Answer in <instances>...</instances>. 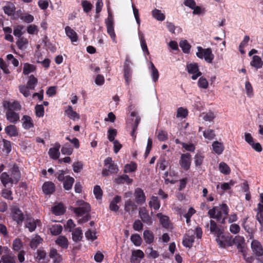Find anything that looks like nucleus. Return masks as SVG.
Listing matches in <instances>:
<instances>
[{"instance_id":"4c0bfd02","label":"nucleus","mask_w":263,"mask_h":263,"mask_svg":"<svg viewBox=\"0 0 263 263\" xmlns=\"http://www.w3.org/2000/svg\"><path fill=\"white\" fill-rule=\"evenodd\" d=\"M143 238L147 243L150 244L154 241V236L152 232L145 230L143 232Z\"/></svg>"},{"instance_id":"b1692460","label":"nucleus","mask_w":263,"mask_h":263,"mask_svg":"<svg viewBox=\"0 0 263 263\" xmlns=\"http://www.w3.org/2000/svg\"><path fill=\"white\" fill-rule=\"evenodd\" d=\"M60 144H57L55 147L50 148L49 150L48 154L50 157L53 159H57L60 156L59 148H60Z\"/></svg>"},{"instance_id":"393cba45","label":"nucleus","mask_w":263,"mask_h":263,"mask_svg":"<svg viewBox=\"0 0 263 263\" xmlns=\"http://www.w3.org/2000/svg\"><path fill=\"white\" fill-rule=\"evenodd\" d=\"M65 111L69 118L72 120H79L80 119L79 115L72 109V107L71 106H68L67 108Z\"/></svg>"},{"instance_id":"72a5a7b5","label":"nucleus","mask_w":263,"mask_h":263,"mask_svg":"<svg viewBox=\"0 0 263 263\" xmlns=\"http://www.w3.org/2000/svg\"><path fill=\"white\" fill-rule=\"evenodd\" d=\"M49 255L51 258L53 259L54 261L57 263H60L62 261V257L58 253L57 250L55 249H51Z\"/></svg>"},{"instance_id":"e433bc0d","label":"nucleus","mask_w":263,"mask_h":263,"mask_svg":"<svg viewBox=\"0 0 263 263\" xmlns=\"http://www.w3.org/2000/svg\"><path fill=\"white\" fill-rule=\"evenodd\" d=\"M82 234V231L80 228L76 229L72 233V240L74 241L81 240L83 237Z\"/></svg>"},{"instance_id":"13d9d810","label":"nucleus","mask_w":263,"mask_h":263,"mask_svg":"<svg viewBox=\"0 0 263 263\" xmlns=\"http://www.w3.org/2000/svg\"><path fill=\"white\" fill-rule=\"evenodd\" d=\"M12 194V192L9 189H5L2 190V196L5 199L12 200L13 198Z\"/></svg>"},{"instance_id":"2eb2a0df","label":"nucleus","mask_w":263,"mask_h":263,"mask_svg":"<svg viewBox=\"0 0 263 263\" xmlns=\"http://www.w3.org/2000/svg\"><path fill=\"white\" fill-rule=\"evenodd\" d=\"M0 180L3 185L5 187L9 183L16 184L15 182L13 180L11 176L10 177V175L6 172H4L1 174L0 176Z\"/></svg>"},{"instance_id":"4be33fe9","label":"nucleus","mask_w":263,"mask_h":263,"mask_svg":"<svg viewBox=\"0 0 263 263\" xmlns=\"http://www.w3.org/2000/svg\"><path fill=\"white\" fill-rule=\"evenodd\" d=\"M40 221L38 220H34L32 218H27L26 222V227L29 229L30 232L34 231Z\"/></svg>"},{"instance_id":"c85d7f7f","label":"nucleus","mask_w":263,"mask_h":263,"mask_svg":"<svg viewBox=\"0 0 263 263\" xmlns=\"http://www.w3.org/2000/svg\"><path fill=\"white\" fill-rule=\"evenodd\" d=\"M66 35L70 39L72 42L77 41L78 37L76 32L69 26H66L65 28Z\"/></svg>"},{"instance_id":"1a4fd4ad","label":"nucleus","mask_w":263,"mask_h":263,"mask_svg":"<svg viewBox=\"0 0 263 263\" xmlns=\"http://www.w3.org/2000/svg\"><path fill=\"white\" fill-rule=\"evenodd\" d=\"M191 162V155L189 153L182 154L179 163L184 170L187 171L190 167Z\"/></svg>"},{"instance_id":"2f4dec72","label":"nucleus","mask_w":263,"mask_h":263,"mask_svg":"<svg viewBox=\"0 0 263 263\" xmlns=\"http://www.w3.org/2000/svg\"><path fill=\"white\" fill-rule=\"evenodd\" d=\"M74 182V179L73 177L69 176H66V179L63 181V187L65 190L69 191L72 186Z\"/></svg>"},{"instance_id":"4d7b16f0","label":"nucleus","mask_w":263,"mask_h":263,"mask_svg":"<svg viewBox=\"0 0 263 263\" xmlns=\"http://www.w3.org/2000/svg\"><path fill=\"white\" fill-rule=\"evenodd\" d=\"M93 194L97 199L100 200L102 199L103 192L99 185H96L94 187Z\"/></svg>"},{"instance_id":"7c9ffc66","label":"nucleus","mask_w":263,"mask_h":263,"mask_svg":"<svg viewBox=\"0 0 263 263\" xmlns=\"http://www.w3.org/2000/svg\"><path fill=\"white\" fill-rule=\"evenodd\" d=\"M55 242L63 249H67L68 246V241L67 238L64 236H60L57 239Z\"/></svg>"},{"instance_id":"20e7f679","label":"nucleus","mask_w":263,"mask_h":263,"mask_svg":"<svg viewBox=\"0 0 263 263\" xmlns=\"http://www.w3.org/2000/svg\"><path fill=\"white\" fill-rule=\"evenodd\" d=\"M229 213V208L226 204H222L220 206V210L217 209L215 218L222 224L226 223V219Z\"/></svg>"},{"instance_id":"774afa93","label":"nucleus","mask_w":263,"mask_h":263,"mask_svg":"<svg viewBox=\"0 0 263 263\" xmlns=\"http://www.w3.org/2000/svg\"><path fill=\"white\" fill-rule=\"evenodd\" d=\"M133 227L135 231H140L143 229V224L140 220L137 219L134 221Z\"/></svg>"},{"instance_id":"680f3d73","label":"nucleus","mask_w":263,"mask_h":263,"mask_svg":"<svg viewBox=\"0 0 263 263\" xmlns=\"http://www.w3.org/2000/svg\"><path fill=\"white\" fill-rule=\"evenodd\" d=\"M198 85L199 87L206 89L208 87L209 83L205 78L201 77L198 80Z\"/></svg>"},{"instance_id":"0e129e2a","label":"nucleus","mask_w":263,"mask_h":263,"mask_svg":"<svg viewBox=\"0 0 263 263\" xmlns=\"http://www.w3.org/2000/svg\"><path fill=\"white\" fill-rule=\"evenodd\" d=\"M202 119L205 121H212L215 118V115L212 112H208L206 114H202Z\"/></svg>"},{"instance_id":"a211bd4d","label":"nucleus","mask_w":263,"mask_h":263,"mask_svg":"<svg viewBox=\"0 0 263 263\" xmlns=\"http://www.w3.org/2000/svg\"><path fill=\"white\" fill-rule=\"evenodd\" d=\"M3 263H16V257L12 252H8L1 257Z\"/></svg>"},{"instance_id":"f8f14e48","label":"nucleus","mask_w":263,"mask_h":263,"mask_svg":"<svg viewBox=\"0 0 263 263\" xmlns=\"http://www.w3.org/2000/svg\"><path fill=\"white\" fill-rule=\"evenodd\" d=\"M251 248L257 257L263 256V248L258 241L253 240L251 242Z\"/></svg>"},{"instance_id":"49530a36","label":"nucleus","mask_w":263,"mask_h":263,"mask_svg":"<svg viewBox=\"0 0 263 263\" xmlns=\"http://www.w3.org/2000/svg\"><path fill=\"white\" fill-rule=\"evenodd\" d=\"M62 229V226L60 224H54L50 228V232L53 235H58L60 234L61 233Z\"/></svg>"},{"instance_id":"423d86ee","label":"nucleus","mask_w":263,"mask_h":263,"mask_svg":"<svg viewBox=\"0 0 263 263\" xmlns=\"http://www.w3.org/2000/svg\"><path fill=\"white\" fill-rule=\"evenodd\" d=\"M187 72L189 73L193 74L192 79L196 80L198 77L201 75V72L199 70L198 66L196 63H191L188 64L186 66Z\"/></svg>"},{"instance_id":"79ce46f5","label":"nucleus","mask_w":263,"mask_h":263,"mask_svg":"<svg viewBox=\"0 0 263 263\" xmlns=\"http://www.w3.org/2000/svg\"><path fill=\"white\" fill-rule=\"evenodd\" d=\"M149 205L155 210L159 209L160 205L157 197L153 196L151 198V200L149 202Z\"/></svg>"},{"instance_id":"39448f33","label":"nucleus","mask_w":263,"mask_h":263,"mask_svg":"<svg viewBox=\"0 0 263 263\" xmlns=\"http://www.w3.org/2000/svg\"><path fill=\"white\" fill-rule=\"evenodd\" d=\"M130 63L129 59L126 58L124 64V77L127 85H129L132 81V70L130 68Z\"/></svg>"},{"instance_id":"bf43d9fd","label":"nucleus","mask_w":263,"mask_h":263,"mask_svg":"<svg viewBox=\"0 0 263 263\" xmlns=\"http://www.w3.org/2000/svg\"><path fill=\"white\" fill-rule=\"evenodd\" d=\"M35 114L38 117H43L44 115V109L42 105H36L35 107Z\"/></svg>"},{"instance_id":"c9c22d12","label":"nucleus","mask_w":263,"mask_h":263,"mask_svg":"<svg viewBox=\"0 0 263 263\" xmlns=\"http://www.w3.org/2000/svg\"><path fill=\"white\" fill-rule=\"evenodd\" d=\"M157 217L159 219L160 222L164 228H168L169 226V218L162 213H158Z\"/></svg>"},{"instance_id":"aec40b11","label":"nucleus","mask_w":263,"mask_h":263,"mask_svg":"<svg viewBox=\"0 0 263 263\" xmlns=\"http://www.w3.org/2000/svg\"><path fill=\"white\" fill-rule=\"evenodd\" d=\"M216 241L220 248H225L229 246V240L226 239L223 233L222 235H216Z\"/></svg>"},{"instance_id":"5fc2aeb1","label":"nucleus","mask_w":263,"mask_h":263,"mask_svg":"<svg viewBox=\"0 0 263 263\" xmlns=\"http://www.w3.org/2000/svg\"><path fill=\"white\" fill-rule=\"evenodd\" d=\"M107 33L114 41L115 40L116 35L114 32V23H106Z\"/></svg>"},{"instance_id":"473e14b6","label":"nucleus","mask_w":263,"mask_h":263,"mask_svg":"<svg viewBox=\"0 0 263 263\" xmlns=\"http://www.w3.org/2000/svg\"><path fill=\"white\" fill-rule=\"evenodd\" d=\"M115 180L118 184L124 183V182L130 184L133 182V179L129 178L128 175L125 174L117 177Z\"/></svg>"},{"instance_id":"5701e85b","label":"nucleus","mask_w":263,"mask_h":263,"mask_svg":"<svg viewBox=\"0 0 263 263\" xmlns=\"http://www.w3.org/2000/svg\"><path fill=\"white\" fill-rule=\"evenodd\" d=\"M43 240V239L39 235H36L31 239L29 246L32 249L35 250L42 243Z\"/></svg>"},{"instance_id":"8fccbe9b","label":"nucleus","mask_w":263,"mask_h":263,"mask_svg":"<svg viewBox=\"0 0 263 263\" xmlns=\"http://www.w3.org/2000/svg\"><path fill=\"white\" fill-rule=\"evenodd\" d=\"M152 15L153 17L156 20L160 21H162L165 19V15L162 13L160 10L158 9H154L152 11Z\"/></svg>"},{"instance_id":"cd10ccee","label":"nucleus","mask_w":263,"mask_h":263,"mask_svg":"<svg viewBox=\"0 0 263 263\" xmlns=\"http://www.w3.org/2000/svg\"><path fill=\"white\" fill-rule=\"evenodd\" d=\"M5 133L10 137H16L18 135V131L16 126L9 125L6 127Z\"/></svg>"},{"instance_id":"603ef678","label":"nucleus","mask_w":263,"mask_h":263,"mask_svg":"<svg viewBox=\"0 0 263 263\" xmlns=\"http://www.w3.org/2000/svg\"><path fill=\"white\" fill-rule=\"evenodd\" d=\"M203 135L205 139L209 140H213L215 137L214 130L211 129H208L204 131Z\"/></svg>"},{"instance_id":"0eeeda50","label":"nucleus","mask_w":263,"mask_h":263,"mask_svg":"<svg viewBox=\"0 0 263 263\" xmlns=\"http://www.w3.org/2000/svg\"><path fill=\"white\" fill-rule=\"evenodd\" d=\"M139 217L141 220L147 224H152L153 220L151 216L149 215L148 211L145 207L140 208L139 211Z\"/></svg>"},{"instance_id":"f257e3e1","label":"nucleus","mask_w":263,"mask_h":263,"mask_svg":"<svg viewBox=\"0 0 263 263\" xmlns=\"http://www.w3.org/2000/svg\"><path fill=\"white\" fill-rule=\"evenodd\" d=\"M105 168H103L102 174L104 177H106L109 174H116L118 172V167L112 161L111 157H107L104 160Z\"/></svg>"},{"instance_id":"de8ad7c7","label":"nucleus","mask_w":263,"mask_h":263,"mask_svg":"<svg viewBox=\"0 0 263 263\" xmlns=\"http://www.w3.org/2000/svg\"><path fill=\"white\" fill-rule=\"evenodd\" d=\"M23 248V243L21 240L19 238H16L13 241L12 248L15 251L21 250Z\"/></svg>"},{"instance_id":"ea45409f","label":"nucleus","mask_w":263,"mask_h":263,"mask_svg":"<svg viewBox=\"0 0 263 263\" xmlns=\"http://www.w3.org/2000/svg\"><path fill=\"white\" fill-rule=\"evenodd\" d=\"M37 83V79L33 75H31L29 77V80L27 83V86L30 90H34L35 86Z\"/></svg>"},{"instance_id":"864d4df0","label":"nucleus","mask_w":263,"mask_h":263,"mask_svg":"<svg viewBox=\"0 0 263 263\" xmlns=\"http://www.w3.org/2000/svg\"><path fill=\"white\" fill-rule=\"evenodd\" d=\"M137 169V164L132 162L130 164H127L124 166V172L125 173L135 172Z\"/></svg>"},{"instance_id":"58836bf2","label":"nucleus","mask_w":263,"mask_h":263,"mask_svg":"<svg viewBox=\"0 0 263 263\" xmlns=\"http://www.w3.org/2000/svg\"><path fill=\"white\" fill-rule=\"evenodd\" d=\"M210 231L212 233H214L215 235H222L223 233V232L217 227L216 223L213 220L210 221Z\"/></svg>"},{"instance_id":"37998d69","label":"nucleus","mask_w":263,"mask_h":263,"mask_svg":"<svg viewBox=\"0 0 263 263\" xmlns=\"http://www.w3.org/2000/svg\"><path fill=\"white\" fill-rule=\"evenodd\" d=\"M52 211L55 215H61L64 214L65 210L62 204H59L52 208Z\"/></svg>"},{"instance_id":"7ed1b4c3","label":"nucleus","mask_w":263,"mask_h":263,"mask_svg":"<svg viewBox=\"0 0 263 263\" xmlns=\"http://www.w3.org/2000/svg\"><path fill=\"white\" fill-rule=\"evenodd\" d=\"M235 245L236 246L238 251L242 253L244 255L246 252L245 248V239L243 237L239 235L236 236L232 240H229V246H232Z\"/></svg>"},{"instance_id":"ddd939ff","label":"nucleus","mask_w":263,"mask_h":263,"mask_svg":"<svg viewBox=\"0 0 263 263\" xmlns=\"http://www.w3.org/2000/svg\"><path fill=\"white\" fill-rule=\"evenodd\" d=\"M135 201L138 204H143L145 202L146 197L143 191L140 188H137L134 192Z\"/></svg>"},{"instance_id":"c03bdc74","label":"nucleus","mask_w":263,"mask_h":263,"mask_svg":"<svg viewBox=\"0 0 263 263\" xmlns=\"http://www.w3.org/2000/svg\"><path fill=\"white\" fill-rule=\"evenodd\" d=\"M179 45L184 53H187L190 52L191 46L186 40L181 41Z\"/></svg>"},{"instance_id":"9d476101","label":"nucleus","mask_w":263,"mask_h":263,"mask_svg":"<svg viewBox=\"0 0 263 263\" xmlns=\"http://www.w3.org/2000/svg\"><path fill=\"white\" fill-rule=\"evenodd\" d=\"M12 218L16 221L18 224L21 223L24 219V216L22 212L16 206H14L12 209Z\"/></svg>"},{"instance_id":"09e8293b","label":"nucleus","mask_w":263,"mask_h":263,"mask_svg":"<svg viewBox=\"0 0 263 263\" xmlns=\"http://www.w3.org/2000/svg\"><path fill=\"white\" fill-rule=\"evenodd\" d=\"M151 71L153 80L154 82H156L158 79L159 74L158 70L153 63H151Z\"/></svg>"},{"instance_id":"9b49d317","label":"nucleus","mask_w":263,"mask_h":263,"mask_svg":"<svg viewBox=\"0 0 263 263\" xmlns=\"http://www.w3.org/2000/svg\"><path fill=\"white\" fill-rule=\"evenodd\" d=\"M193 230H189L187 234L184 237L182 243L185 247L191 248L194 242L195 237Z\"/></svg>"},{"instance_id":"c756f323","label":"nucleus","mask_w":263,"mask_h":263,"mask_svg":"<svg viewBox=\"0 0 263 263\" xmlns=\"http://www.w3.org/2000/svg\"><path fill=\"white\" fill-rule=\"evenodd\" d=\"M23 126L25 129H28L33 126V123L30 117L24 116L22 118Z\"/></svg>"},{"instance_id":"6ab92c4d","label":"nucleus","mask_w":263,"mask_h":263,"mask_svg":"<svg viewBox=\"0 0 263 263\" xmlns=\"http://www.w3.org/2000/svg\"><path fill=\"white\" fill-rule=\"evenodd\" d=\"M121 201V197L118 195L116 196L109 204V210L115 212H118L119 209V206L117 205V203H119Z\"/></svg>"},{"instance_id":"a18cd8bd","label":"nucleus","mask_w":263,"mask_h":263,"mask_svg":"<svg viewBox=\"0 0 263 263\" xmlns=\"http://www.w3.org/2000/svg\"><path fill=\"white\" fill-rule=\"evenodd\" d=\"M219 168L220 172L224 175H228L230 173V168L225 162L220 163Z\"/></svg>"},{"instance_id":"dca6fc26","label":"nucleus","mask_w":263,"mask_h":263,"mask_svg":"<svg viewBox=\"0 0 263 263\" xmlns=\"http://www.w3.org/2000/svg\"><path fill=\"white\" fill-rule=\"evenodd\" d=\"M10 171L11 177L17 183L21 178V173L18 167L16 164H14Z\"/></svg>"},{"instance_id":"3c124183","label":"nucleus","mask_w":263,"mask_h":263,"mask_svg":"<svg viewBox=\"0 0 263 263\" xmlns=\"http://www.w3.org/2000/svg\"><path fill=\"white\" fill-rule=\"evenodd\" d=\"M15 6L12 3H8L7 5L4 7L5 13L8 15H11L15 11Z\"/></svg>"},{"instance_id":"f3484780","label":"nucleus","mask_w":263,"mask_h":263,"mask_svg":"<svg viewBox=\"0 0 263 263\" xmlns=\"http://www.w3.org/2000/svg\"><path fill=\"white\" fill-rule=\"evenodd\" d=\"M6 117L8 121L13 123H16L20 119L18 114L15 111H7Z\"/></svg>"},{"instance_id":"f704fd0d","label":"nucleus","mask_w":263,"mask_h":263,"mask_svg":"<svg viewBox=\"0 0 263 263\" xmlns=\"http://www.w3.org/2000/svg\"><path fill=\"white\" fill-rule=\"evenodd\" d=\"M204 58L205 61L209 63H211L214 58V55L212 53V49L210 48H208L204 49Z\"/></svg>"},{"instance_id":"a878e982","label":"nucleus","mask_w":263,"mask_h":263,"mask_svg":"<svg viewBox=\"0 0 263 263\" xmlns=\"http://www.w3.org/2000/svg\"><path fill=\"white\" fill-rule=\"evenodd\" d=\"M212 146L213 150L217 155L221 154L224 148L223 144L218 141H214Z\"/></svg>"},{"instance_id":"338daca9","label":"nucleus","mask_w":263,"mask_h":263,"mask_svg":"<svg viewBox=\"0 0 263 263\" xmlns=\"http://www.w3.org/2000/svg\"><path fill=\"white\" fill-rule=\"evenodd\" d=\"M187 115V110L182 107H179L177 109V118H185Z\"/></svg>"},{"instance_id":"412c9836","label":"nucleus","mask_w":263,"mask_h":263,"mask_svg":"<svg viewBox=\"0 0 263 263\" xmlns=\"http://www.w3.org/2000/svg\"><path fill=\"white\" fill-rule=\"evenodd\" d=\"M4 107L7 109V111H14L20 110L21 108V105L17 102H8L4 105Z\"/></svg>"},{"instance_id":"4468645a","label":"nucleus","mask_w":263,"mask_h":263,"mask_svg":"<svg viewBox=\"0 0 263 263\" xmlns=\"http://www.w3.org/2000/svg\"><path fill=\"white\" fill-rule=\"evenodd\" d=\"M43 193L46 195H51L55 191V185L51 181L45 182L42 186Z\"/></svg>"},{"instance_id":"a19ab883","label":"nucleus","mask_w":263,"mask_h":263,"mask_svg":"<svg viewBox=\"0 0 263 263\" xmlns=\"http://www.w3.org/2000/svg\"><path fill=\"white\" fill-rule=\"evenodd\" d=\"M35 69V66L31 64L26 63L24 64L23 67V73L25 75H27L30 73L33 72Z\"/></svg>"},{"instance_id":"e2e57ef3","label":"nucleus","mask_w":263,"mask_h":263,"mask_svg":"<svg viewBox=\"0 0 263 263\" xmlns=\"http://www.w3.org/2000/svg\"><path fill=\"white\" fill-rule=\"evenodd\" d=\"M108 134L107 138L109 141L110 142H114L115 140V138L117 134L116 129L110 128L108 130Z\"/></svg>"},{"instance_id":"f03ea898","label":"nucleus","mask_w":263,"mask_h":263,"mask_svg":"<svg viewBox=\"0 0 263 263\" xmlns=\"http://www.w3.org/2000/svg\"><path fill=\"white\" fill-rule=\"evenodd\" d=\"M76 204L79 207L73 208V211L78 215L81 216L87 214L90 211V205L87 202H85L82 200H79L77 201Z\"/></svg>"},{"instance_id":"6e6552de","label":"nucleus","mask_w":263,"mask_h":263,"mask_svg":"<svg viewBox=\"0 0 263 263\" xmlns=\"http://www.w3.org/2000/svg\"><path fill=\"white\" fill-rule=\"evenodd\" d=\"M124 208L126 212L132 216L137 210V205L132 199H129L125 201Z\"/></svg>"},{"instance_id":"bb28decb","label":"nucleus","mask_w":263,"mask_h":263,"mask_svg":"<svg viewBox=\"0 0 263 263\" xmlns=\"http://www.w3.org/2000/svg\"><path fill=\"white\" fill-rule=\"evenodd\" d=\"M250 65L257 69L262 67L263 65V62L259 56L254 55L253 57V59L250 63Z\"/></svg>"},{"instance_id":"69168bd1","label":"nucleus","mask_w":263,"mask_h":263,"mask_svg":"<svg viewBox=\"0 0 263 263\" xmlns=\"http://www.w3.org/2000/svg\"><path fill=\"white\" fill-rule=\"evenodd\" d=\"M82 6L83 7L84 11L86 13L89 12L92 7L91 4L87 1H84L82 2Z\"/></svg>"},{"instance_id":"052dcab7","label":"nucleus","mask_w":263,"mask_h":263,"mask_svg":"<svg viewBox=\"0 0 263 263\" xmlns=\"http://www.w3.org/2000/svg\"><path fill=\"white\" fill-rule=\"evenodd\" d=\"M146 254L149 256L153 258H156L159 256V254L157 251L153 250L152 248H148L145 250Z\"/></svg>"},{"instance_id":"6e6d98bb","label":"nucleus","mask_w":263,"mask_h":263,"mask_svg":"<svg viewBox=\"0 0 263 263\" xmlns=\"http://www.w3.org/2000/svg\"><path fill=\"white\" fill-rule=\"evenodd\" d=\"M130 240L136 246H139L141 244L142 238L138 234H135L131 236Z\"/></svg>"}]
</instances>
